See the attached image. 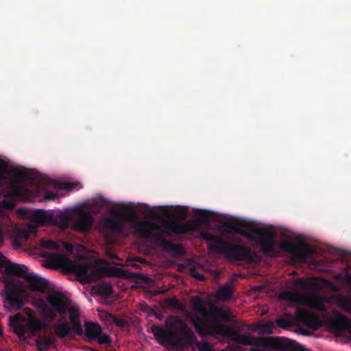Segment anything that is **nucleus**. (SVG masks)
Returning a JSON list of instances; mask_svg holds the SVG:
<instances>
[{"label":"nucleus","mask_w":351,"mask_h":351,"mask_svg":"<svg viewBox=\"0 0 351 351\" xmlns=\"http://www.w3.org/2000/svg\"><path fill=\"white\" fill-rule=\"evenodd\" d=\"M24 280L7 279L4 306L18 311L26 302H30L39 311L43 318H54L57 314L63 313L68 307V298L62 293L53 292L45 300L34 297L35 292L43 293L45 283L41 278L32 274H25Z\"/></svg>","instance_id":"obj_1"},{"label":"nucleus","mask_w":351,"mask_h":351,"mask_svg":"<svg viewBox=\"0 0 351 351\" xmlns=\"http://www.w3.org/2000/svg\"><path fill=\"white\" fill-rule=\"evenodd\" d=\"M43 265L49 268H62L75 274L82 283L95 280L106 275H112V272L101 269L90 261H71L60 254H50Z\"/></svg>","instance_id":"obj_2"},{"label":"nucleus","mask_w":351,"mask_h":351,"mask_svg":"<svg viewBox=\"0 0 351 351\" xmlns=\"http://www.w3.org/2000/svg\"><path fill=\"white\" fill-rule=\"evenodd\" d=\"M167 324L170 325L169 330L156 326L151 327V330L159 343L165 346L170 345L176 346L179 343L193 344L196 342L193 332L186 329L182 320L176 319L171 322L168 321Z\"/></svg>","instance_id":"obj_3"},{"label":"nucleus","mask_w":351,"mask_h":351,"mask_svg":"<svg viewBox=\"0 0 351 351\" xmlns=\"http://www.w3.org/2000/svg\"><path fill=\"white\" fill-rule=\"evenodd\" d=\"M25 315L17 313L8 317V324L20 338L27 339L40 332L45 324L36 317L35 311L30 308L24 310Z\"/></svg>","instance_id":"obj_4"},{"label":"nucleus","mask_w":351,"mask_h":351,"mask_svg":"<svg viewBox=\"0 0 351 351\" xmlns=\"http://www.w3.org/2000/svg\"><path fill=\"white\" fill-rule=\"evenodd\" d=\"M31 221L27 226V230L23 237L27 239L28 234L34 232L38 226H56L65 228L69 226V218L66 214L53 213L44 210H36L30 215Z\"/></svg>","instance_id":"obj_5"},{"label":"nucleus","mask_w":351,"mask_h":351,"mask_svg":"<svg viewBox=\"0 0 351 351\" xmlns=\"http://www.w3.org/2000/svg\"><path fill=\"white\" fill-rule=\"evenodd\" d=\"M6 184H8V193L11 196L23 201H34L36 197L41 196V193L38 191H35L34 186L29 184L27 182L18 181L8 183L7 179L4 176V173L0 170V194L3 192Z\"/></svg>","instance_id":"obj_6"},{"label":"nucleus","mask_w":351,"mask_h":351,"mask_svg":"<svg viewBox=\"0 0 351 351\" xmlns=\"http://www.w3.org/2000/svg\"><path fill=\"white\" fill-rule=\"evenodd\" d=\"M276 324L282 328L287 329L292 325L303 324L313 329L323 325V320L304 309H298L295 315H285L276 319Z\"/></svg>","instance_id":"obj_7"},{"label":"nucleus","mask_w":351,"mask_h":351,"mask_svg":"<svg viewBox=\"0 0 351 351\" xmlns=\"http://www.w3.org/2000/svg\"><path fill=\"white\" fill-rule=\"evenodd\" d=\"M280 298L295 301L319 311H325L330 308L331 304V300L324 299L317 295H297L291 292H285L280 294Z\"/></svg>","instance_id":"obj_8"},{"label":"nucleus","mask_w":351,"mask_h":351,"mask_svg":"<svg viewBox=\"0 0 351 351\" xmlns=\"http://www.w3.org/2000/svg\"><path fill=\"white\" fill-rule=\"evenodd\" d=\"M69 303L70 301L68 299V307L66 309V311L63 313H61L60 315L64 314L66 312H68L69 315V318L72 324V326L71 328L69 327L66 324L62 321L58 322L57 324L55 325L54 328L56 335L59 337H65L66 335H68L71 329L76 332H79L81 330V327L78 320L80 315L79 309L75 307H70Z\"/></svg>","instance_id":"obj_9"},{"label":"nucleus","mask_w":351,"mask_h":351,"mask_svg":"<svg viewBox=\"0 0 351 351\" xmlns=\"http://www.w3.org/2000/svg\"><path fill=\"white\" fill-rule=\"evenodd\" d=\"M280 247L295 258L302 261H304L314 252L310 247L303 243L285 242L280 245Z\"/></svg>","instance_id":"obj_10"},{"label":"nucleus","mask_w":351,"mask_h":351,"mask_svg":"<svg viewBox=\"0 0 351 351\" xmlns=\"http://www.w3.org/2000/svg\"><path fill=\"white\" fill-rule=\"evenodd\" d=\"M134 231L142 238H158L160 239L164 230L148 221H142L136 227Z\"/></svg>","instance_id":"obj_11"},{"label":"nucleus","mask_w":351,"mask_h":351,"mask_svg":"<svg viewBox=\"0 0 351 351\" xmlns=\"http://www.w3.org/2000/svg\"><path fill=\"white\" fill-rule=\"evenodd\" d=\"M85 334L90 339L96 340L100 344H110V337L101 332V326L95 323H88L85 327Z\"/></svg>","instance_id":"obj_12"},{"label":"nucleus","mask_w":351,"mask_h":351,"mask_svg":"<svg viewBox=\"0 0 351 351\" xmlns=\"http://www.w3.org/2000/svg\"><path fill=\"white\" fill-rule=\"evenodd\" d=\"M75 222L72 228L79 231H85L88 230L93 224L92 216L88 213L82 210H77L74 213Z\"/></svg>","instance_id":"obj_13"},{"label":"nucleus","mask_w":351,"mask_h":351,"mask_svg":"<svg viewBox=\"0 0 351 351\" xmlns=\"http://www.w3.org/2000/svg\"><path fill=\"white\" fill-rule=\"evenodd\" d=\"M246 237L250 241L254 239H256L262 250L265 253H269L273 247L274 239L270 234H261L260 232H256L252 235H246Z\"/></svg>","instance_id":"obj_14"},{"label":"nucleus","mask_w":351,"mask_h":351,"mask_svg":"<svg viewBox=\"0 0 351 351\" xmlns=\"http://www.w3.org/2000/svg\"><path fill=\"white\" fill-rule=\"evenodd\" d=\"M330 327L333 332H339L347 329L351 332V328L346 317L343 315H337L331 320Z\"/></svg>","instance_id":"obj_15"},{"label":"nucleus","mask_w":351,"mask_h":351,"mask_svg":"<svg viewBox=\"0 0 351 351\" xmlns=\"http://www.w3.org/2000/svg\"><path fill=\"white\" fill-rule=\"evenodd\" d=\"M6 272L14 276L24 277L26 274L25 267L24 265L15 264L10 261H7L3 267Z\"/></svg>","instance_id":"obj_16"},{"label":"nucleus","mask_w":351,"mask_h":351,"mask_svg":"<svg viewBox=\"0 0 351 351\" xmlns=\"http://www.w3.org/2000/svg\"><path fill=\"white\" fill-rule=\"evenodd\" d=\"M194 225V223L173 224L171 226L167 227L166 229L167 232L171 231L177 234H182L189 231L193 230Z\"/></svg>","instance_id":"obj_17"},{"label":"nucleus","mask_w":351,"mask_h":351,"mask_svg":"<svg viewBox=\"0 0 351 351\" xmlns=\"http://www.w3.org/2000/svg\"><path fill=\"white\" fill-rule=\"evenodd\" d=\"M232 289L229 285H224L219 287L216 293V298L218 300H226L231 298Z\"/></svg>","instance_id":"obj_18"},{"label":"nucleus","mask_w":351,"mask_h":351,"mask_svg":"<svg viewBox=\"0 0 351 351\" xmlns=\"http://www.w3.org/2000/svg\"><path fill=\"white\" fill-rule=\"evenodd\" d=\"M232 252L236 260H247L250 257V250L246 247H237Z\"/></svg>","instance_id":"obj_19"},{"label":"nucleus","mask_w":351,"mask_h":351,"mask_svg":"<svg viewBox=\"0 0 351 351\" xmlns=\"http://www.w3.org/2000/svg\"><path fill=\"white\" fill-rule=\"evenodd\" d=\"M333 300L337 303V306L340 308L347 311H351V299L345 296H339Z\"/></svg>","instance_id":"obj_20"},{"label":"nucleus","mask_w":351,"mask_h":351,"mask_svg":"<svg viewBox=\"0 0 351 351\" xmlns=\"http://www.w3.org/2000/svg\"><path fill=\"white\" fill-rule=\"evenodd\" d=\"M96 289L101 295L106 297L109 296L112 291L111 285L107 283L97 286Z\"/></svg>","instance_id":"obj_21"},{"label":"nucleus","mask_w":351,"mask_h":351,"mask_svg":"<svg viewBox=\"0 0 351 351\" xmlns=\"http://www.w3.org/2000/svg\"><path fill=\"white\" fill-rule=\"evenodd\" d=\"M108 321L109 322L114 324V325H116L117 326H120V327H124L127 324V322L125 320H124L121 318L117 317L112 315H108Z\"/></svg>","instance_id":"obj_22"},{"label":"nucleus","mask_w":351,"mask_h":351,"mask_svg":"<svg viewBox=\"0 0 351 351\" xmlns=\"http://www.w3.org/2000/svg\"><path fill=\"white\" fill-rule=\"evenodd\" d=\"M1 206L6 209L13 208L14 207V203L12 198L9 197H5L1 203Z\"/></svg>","instance_id":"obj_23"},{"label":"nucleus","mask_w":351,"mask_h":351,"mask_svg":"<svg viewBox=\"0 0 351 351\" xmlns=\"http://www.w3.org/2000/svg\"><path fill=\"white\" fill-rule=\"evenodd\" d=\"M42 247L49 249V250H55L57 249L58 245V243L50 241V240H44L41 243Z\"/></svg>","instance_id":"obj_24"},{"label":"nucleus","mask_w":351,"mask_h":351,"mask_svg":"<svg viewBox=\"0 0 351 351\" xmlns=\"http://www.w3.org/2000/svg\"><path fill=\"white\" fill-rule=\"evenodd\" d=\"M274 324L272 322H267L264 324H263L260 329L262 332L270 333L271 332L272 328L274 327Z\"/></svg>","instance_id":"obj_25"},{"label":"nucleus","mask_w":351,"mask_h":351,"mask_svg":"<svg viewBox=\"0 0 351 351\" xmlns=\"http://www.w3.org/2000/svg\"><path fill=\"white\" fill-rule=\"evenodd\" d=\"M197 347L199 351H213L211 346L205 342L197 343Z\"/></svg>","instance_id":"obj_26"},{"label":"nucleus","mask_w":351,"mask_h":351,"mask_svg":"<svg viewBox=\"0 0 351 351\" xmlns=\"http://www.w3.org/2000/svg\"><path fill=\"white\" fill-rule=\"evenodd\" d=\"M114 220L112 219H109L106 221V224L107 226L111 228L112 229L119 230V228L118 227H116L114 225Z\"/></svg>","instance_id":"obj_27"},{"label":"nucleus","mask_w":351,"mask_h":351,"mask_svg":"<svg viewBox=\"0 0 351 351\" xmlns=\"http://www.w3.org/2000/svg\"><path fill=\"white\" fill-rule=\"evenodd\" d=\"M5 263L6 260L5 257L1 254H0V267H3Z\"/></svg>","instance_id":"obj_28"},{"label":"nucleus","mask_w":351,"mask_h":351,"mask_svg":"<svg viewBox=\"0 0 351 351\" xmlns=\"http://www.w3.org/2000/svg\"><path fill=\"white\" fill-rule=\"evenodd\" d=\"M56 197V195H51L50 194L47 193L46 195H45V199H53Z\"/></svg>","instance_id":"obj_29"},{"label":"nucleus","mask_w":351,"mask_h":351,"mask_svg":"<svg viewBox=\"0 0 351 351\" xmlns=\"http://www.w3.org/2000/svg\"><path fill=\"white\" fill-rule=\"evenodd\" d=\"M302 283H303V280L301 279H299L298 280H297L295 285L300 286V285H302Z\"/></svg>","instance_id":"obj_30"},{"label":"nucleus","mask_w":351,"mask_h":351,"mask_svg":"<svg viewBox=\"0 0 351 351\" xmlns=\"http://www.w3.org/2000/svg\"><path fill=\"white\" fill-rule=\"evenodd\" d=\"M174 302H177V300L175 299V298H172V299H170L169 300V303L170 304H172L174 303Z\"/></svg>","instance_id":"obj_31"},{"label":"nucleus","mask_w":351,"mask_h":351,"mask_svg":"<svg viewBox=\"0 0 351 351\" xmlns=\"http://www.w3.org/2000/svg\"><path fill=\"white\" fill-rule=\"evenodd\" d=\"M197 278L200 279V280H203L204 279V278H203V276L202 275H197Z\"/></svg>","instance_id":"obj_32"}]
</instances>
